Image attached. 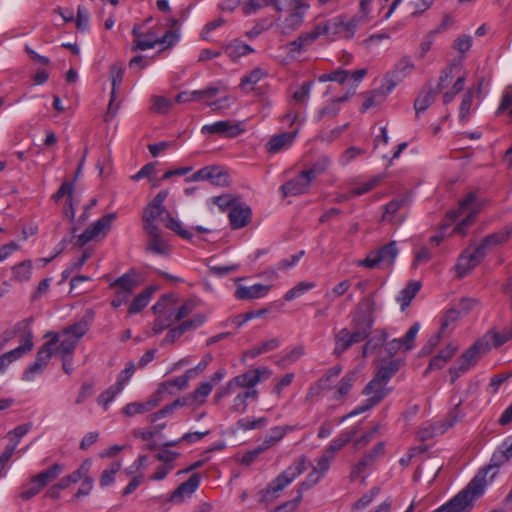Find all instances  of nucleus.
Returning a JSON list of instances; mask_svg holds the SVG:
<instances>
[{
	"mask_svg": "<svg viewBox=\"0 0 512 512\" xmlns=\"http://www.w3.org/2000/svg\"><path fill=\"white\" fill-rule=\"evenodd\" d=\"M177 299L173 294L162 295L157 303L152 307L157 318L154 321L152 331L154 334H159L165 329L171 327L176 320L174 305Z\"/></svg>",
	"mask_w": 512,
	"mask_h": 512,
	"instance_id": "20e7f679",
	"label": "nucleus"
},
{
	"mask_svg": "<svg viewBox=\"0 0 512 512\" xmlns=\"http://www.w3.org/2000/svg\"><path fill=\"white\" fill-rule=\"evenodd\" d=\"M390 92H386V85L385 82L383 83L382 87L378 90H374L363 102L361 111L365 112L369 108L376 106L380 104L384 98L389 94Z\"/></svg>",
	"mask_w": 512,
	"mask_h": 512,
	"instance_id": "5fc2aeb1",
	"label": "nucleus"
},
{
	"mask_svg": "<svg viewBox=\"0 0 512 512\" xmlns=\"http://www.w3.org/2000/svg\"><path fill=\"white\" fill-rule=\"evenodd\" d=\"M403 364L404 361L400 358L384 361L379 366L376 367L373 377L388 384V382L400 370Z\"/></svg>",
	"mask_w": 512,
	"mask_h": 512,
	"instance_id": "393cba45",
	"label": "nucleus"
},
{
	"mask_svg": "<svg viewBox=\"0 0 512 512\" xmlns=\"http://www.w3.org/2000/svg\"><path fill=\"white\" fill-rule=\"evenodd\" d=\"M360 25L362 24L354 17L346 20L344 16L335 17L324 23H319L322 35L344 39L352 38Z\"/></svg>",
	"mask_w": 512,
	"mask_h": 512,
	"instance_id": "423d86ee",
	"label": "nucleus"
},
{
	"mask_svg": "<svg viewBox=\"0 0 512 512\" xmlns=\"http://www.w3.org/2000/svg\"><path fill=\"white\" fill-rule=\"evenodd\" d=\"M284 6L290 13L282 22L281 28L282 33L288 35L303 24L305 12L309 6L302 0H284Z\"/></svg>",
	"mask_w": 512,
	"mask_h": 512,
	"instance_id": "6e6552de",
	"label": "nucleus"
},
{
	"mask_svg": "<svg viewBox=\"0 0 512 512\" xmlns=\"http://www.w3.org/2000/svg\"><path fill=\"white\" fill-rule=\"evenodd\" d=\"M112 80V91L110 94V102L108 105L107 116L114 117L119 109V103L115 104L116 88L122 83L124 68L120 64H113L110 70Z\"/></svg>",
	"mask_w": 512,
	"mask_h": 512,
	"instance_id": "5701e85b",
	"label": "nucleus"
},
{
	"mask_svg": "<svg viewBox=\"0 0 512 512\" xmlns=\"http://www.w3.org/2000/svg\"><path fill=\"white\" fill-rule=\"evenodd\" d=\"M329 159L327 157H322L318 161H316L311 168L304 170V172L311 178L312 181L316 179L317 176L326 171L329 166Z\"/></svg>",
	"mask_w": 512,
	"mask_h": 512,
	"instance_id": "69168bd1",
	"label": "nucleus"
},
{
	"mask_svg": "<svg viewBox=\"0 0 512 512\" xmlns=\"http://www.w3.org/2000/svg\"><path fill=\"white\" fill-rule=\"evenodd\" d=\"M13 279L17 282L28 281L32 275V261L25 260L12 269Z\"/></svg>",
	"mask_w": 512,
	"mask_h": 512,
	"instance_id": "864d4df0",
	"label": "nucleus"
},
{
	"mask_svg": "<svg viewBox=\"0 0 512 512\" xmlns=\"http://www.w3.org/2000/svg\"><path fill=\"white\" fill-rule=\"evenodd\" d=\"M116 217L117 214L115 212L103 215L96 222L87 227L83 233L78 236H74V245L83 247L92 240L105 237L106 234L110 231L112 223Z\"/></svg>",
	"mask_w": 512,
	"mask_h": 512,
	"instance_id": "0eeeda50",
	"label": "nucleus"
},
{
	"mask_svg": "<svg viewBox=\"0 0 512 512\" xmlns=\"http://www.w3.org/2000/svg\"><path fill=\"white\" fill-rule=\"evenodd\" d=\"M213 389L211 382H202L200 385L190 394L195 407H199L206 402L207 397L210 395Z\"/></svg>",
	"mask_w": 512,
	"mask_h": 512,
	"instance_id": "8fccbe9b",
	"label": "nucleus"
},
{
	"mask_svg": "<svg viewBox=\"0 0 512 512\" xmlns=\"http://www.w3.org/2000/svg\"><path fill=\"white\" fill-rule=\"evenodd\" d=\"M89 330V322L86 320H80L73 325L65 328L62 332V336H69L72 339L78 341L88 332Z\"/></svg>",
	"mask_w": 512,
	"mask_h": 512,
	"instance_id": "09e8293b",
	"label": "nucleus"
},
{
	"mask_svg": "<svg viewBox=\"0 0 512 512\" xmlns=\"http://www.w3.org/2000/svg\"><path fill=\"white\" fill-rule=\"evenodd\" d=\"M399 253L397 242L391 241L380 248L371 251L366 258L358 262V266L368 269L387 268L393 266Z\"/></svg>",
	"mask_w": 512,
	"mask_h": 512,
	"instance_id": "39448f33",
	"label": "nucleus"
},
{
	"mask_svg": "<svg viewBox=\"0 0 512 512\" xmlns=\"http://www.w3.org/2000/svg\"><path fill=\"white\" fill-rule=\"evenodd\" d=\"M311 178L304 172H300L295 178L285 182L280 190L284 197L298 196L307 193L311 184Z\"/></svg>",
	"mask_w": 512,
	"mask_h": 512,
	"instance_id": "2eb2a0df",
	"label": "nucleus"
},
{
	"mask_svg": "<svg viewBox=\"0 0 512 512\" xmlns=\"http://www.w3.org/2000/svg\"><path fill=\"white\" fill-rule=\"evenodd\" d=\"M292 430L293 428L291 426H275L271 428L270 431L265 435L261 444H259L260 450H268L279 441H281L287 432Z\"/></svg>",
	"mask_w": 512,
	"mask_h": 512,
	"instance_id": "473e14b6",
	"label": "nucleus"
},
{
	"mask_svg": "<svg viewBox=\"0 0 512 512\" xmlns=\"http://www.w3.org/2000/svg\"><path fill=\"white\" fill-rule=\"evenodd\" d=\"M121 469V463L118 461L112 462L108 469H105L100 476V486L107 487L114 483L116 473Z\"/></svg>",
	"mask_w": 512,
	"mask_h": 512,
	"instance_id": "bf43d9fd",
	"label": "nucleus"
},
{
	"mask_svg": "<svg viewBox=\"0 0 512 512\" xmlns=\"http://www.w3.org/2000/svg\"><path fill=\"white\" fill-rule=\"evenodd\" d=\"M33 333L32 330H27L24 335V344H20L13 350H10L2 354L7 360H10V364L23 357L33 349Z\"/></svg>",
	"mask_w": 512,
	"mask_h": 512,
	"instance_id": "e433bc0d",
	"label": "nucleus"
},
{
	"mask_svg": "<svg viewBox=\"0 0 512 512\" xmlns=\"http://www.w3.org/2000/svg\"><path fill=\"white\" fill-rule=\"evenodd\" d=\"M480 250L475 247L474 249L468 248L466 249L458 258L457 264L455 266L457 275L459 278L467 275L474 267H476L484 258Z\"/></svg>",
	"mask_w": 512,
	"mask_h": 512,
	"instance_id": "4468645a",
	"label": "nucleus"
},
{
	"mask_svg": "<svg viewBox=\"0 0 512 512\" xmlns=\"http://www.w3.org/2000/svg\"><path fill=\"white\" fill-rule=\"evenodd\" d=\"M151 110L159 114H166L173 106V102L164 96H152Z\"/></svg>",
	"mask_w": 512,
	"mask_h": 512,
	"instance_id": "680f3d73",
	"label": "nucleus"
},
{
	"mask_svg": "<svg viewBox=\"0 0 512 512\" xmlns=\"http://www.w3.org/2000/svg\"><path fill=\"white\" fill-rule=\"evenodd\" d=\"M268 76V71L261 68L256 67L252 71H250L247 75L241 78L240 86L245 88L248 85H255L260 82L262 79Z\"/></svg>",
	"mask_w": 512,
	"mask_h": 512,
	"instance_id": "4d7b16f0",
	"label": "nucleus"
},
{
	"mask_svg": "<svg viewBox=\"0 0 512 512\" xmlns=\"http://www.w3.org/2000/svg\"><path fill=\"white\" fill-rule=\"evenodd\" d=\"M438 93V90L433 88L430 84L424 86L414 101V109L417 116L420 112L426 111L432 105Z\"/></svg>",
	"mask_w": 512,
	"mask_h": 512,
	"instance_id": "cd10ccee",
	"label": "nucleus"
},
{
	"mask_svg": "<svg viewBox=\"0 0 512 512\" xmlns=\"http://www.w3.org/2000/svg\"><path fill=\"white\" fill-rule=\"evenodd\" d=\"M244 132V129L239 124L233 123L229 120H221L212 124H206L201 128V133L204 135L216 134L221 137L234 138Z\"/></svg>",
	"mask_w": 512,
	"mask_h": 512,
	"instance_id": "f8f14e48",
	"label": "nucleus"
},
{
	"mask_svg": "<svg viewBox=\"0 0 512 512\" xmlns=\"http://www.w3.org/2000/svg\"><path fill=\"white\" fill-rule=\"evenodd\" d=\"M270 290V286L255 284L252 286H239L235 291V297L240 300L258 299L265 296Z\"/></svg>",
	"mask_w": 512,
	"mask_h": 512,
	"instance_id": "2f4dec72",
	"label": "nucleus"
},
{
	"mask_svg": "<svg viewBox=\"0 0 512 512\" xmlns=\"http://www.w3.org/2000/svg\"><path fill=\"white\" fill-rule=\"evenodd\" d=\"M64 338L60 341L59 346L57 347V352L60 353L62 358L70 357L77 345L76 340L72 339L69 336H63Z\"/></svg>",
	"mask_w": 512,
	"mask_h": 512,
	"instance_id": "774afa93",
	"label": "nucleus"
},
{
	"mask_svg": "<svg viewBox=\"0 0 512 512\" xmlns=\"http://www.w3.org/2000/svg\"><path fill=\"white\" fill-rule=\"evenodd\" d=\"M122 390L121 383H115L99 395L98 403L107 410L109 403L112 402L116 395Z\"/></svg>",
	"mask_w": 512,
	"mask_h": 512,
	"instance_id": "13d9d810",
	"label": "nucleus"
},
{
	"mask_svg": "<svg viewBox=\"0 0 512 512\" xmlns=\"http://www.w3.org/2000/svg\"><path fill=\"white\" fill-rule=\"evenodd\" d=\"M457 351V347L448 344L444 349H442L435 357L430 360L428 367L425 370V374L429 373L432 370L441 369L444 365L452 359Z\"/></svg>",
	"mask_w": 512,
	"mask_h": 512,
	"instance_id": "f704fd0d",
	"label": "nucleus"
},
{
	"mask_svg": "<svg viewBox=\"0 0 512 512\" xmlns=\"http://www.w3.org/2000/svg\"><path fill=\"white\" fill-rule=\"evenodd\" d=\"M154 292L153 287H147L145 290H143L140 294H138L132 301V303L129 306L128 312L130 314H136L139 313L142 309H144L148 303L149 300Z\"/></svg>",
	"mask_w": 512,
	"mask_h": 512,
	"instance_id": "37998d69",
	"label": "nucleus"
},
{
	"mask_svg": "<svg viewBox=\"0 0 512 512\" xmlns=\"http://www.w3.org/2000/svg\"><path fill=\"white\" fill-rule=\"evenodd\" d=\"M200 475L193 473L189 479L181 483L171 494L170 501L174 503H181L185 496H191L200 485Z\"/></svg>",
	"mask_w": 512,
	"mask_h": 512,
	"instance_id": "412c9836",
	"label": "nucleus"
},
{
	"mask_svg": "<svg viewBox=\"0 0 512 512\" xmlns=\"http://www.w3.org/2000/svg\"><path fill=\"white\" fill-rule=\"evenodd\" d=\"M481 340L487 342L489 350L492 347L499 348L506 342L512 340V329L511 327H507L503 329L502 332H499L496 329H490L485 333Z\"/></svg>",
	"mask_w": 512,
	"mask_h": 512,
	"instance_id": "c85d7f7f",
	"label": "nucleus"
},
{
	"mask_svg": "<svg viewBox=\"0 0 512 512\" xmlns=\"http://www.w3.org/2000/svg\"><path fill=\"white\" fill-rule=\"evenodd\" d=\"M191 181H209L212 185L225 187L230 183L229 175L227 172L221 170L216 166H207L195 172Z\"/></svg>",
	"mask_w": 512,
	"mask_h": 512,
	"instance_id": "ddd939ff",
	"label": "nucleus"
},
{
	"mask_svg": "<svg viewBox=\"0 0 512 512\" xmlns=\"http://www.w3.org/2000/svg\"><path fill=\"white\" fill-rule=\"evenodd\" d=\"M457 70H461V59L458 61L454 60L441 71L439 82L435 89L438 90V92H440L447 85V83L454 77Z\"/></svg>",
	"mask_w": 512,
	"mask_h": 512,
	"instance_id": "de8ad7c7",
	"label": "nucleus"
},
{
	"mask_svg": "<svg viewBox=\"0 0 512 512\" xmlns=\"http://www.w3.org/2000/svg\"><path fill=\"white\" fill-rule=\"evenodd\" d=\"M465 81L466 73H463L462 75L457 77L451 89L445 92L443 95V103L445 105L449 104L454 99V97L463 90Z\"/></svg>",
	"mask_w": 512,
	"mask_h": 512,
	"instance_id": "e2e57ef3",
	"label": "nucleus"
},
{
	"mask_svg": "<svg viewBox=\"0 0 512 512\" xmlns=\"http://www.w3.org/2000/svg\"><path fill=\"white\" fill-rule=\"evenodd\" d=\"M392 391L391 388L387 387V384L382 382L381 380L373 377L367 385L363 388L362 394L367 396V399L361 405L355 407L347 415L343 416L340 419V423L345 421L346 419L364 413L376 405H378L384 398H386L389 393Z\"/></svg>",
	"mask_w": 512,
	"mask_h": 512,
	"instance_id": "f03ea898",
	"label": "nucleus"
},
{
	"mask_svg": "<svg viewBox=\"0 0 512 512\" xmlns=\"http://www.w3.org/2000/svg\"><path fill=\"white\" fill-rule=\"evenodd\" d=\"M454 425L453 421L439 422L431 424L419 430L418 437L421 441H426L437 435L444 434L450 427Z\"/></svg>",
	"mask_w": 512,
	"mask_h": 512,
	"instance_id": "4c0bfd02",
	"label": "nucleus"
},
{
	"mask_svg": "<svg viewBox=\"0 0 512 512\" xmlns=\"http://www.w3.org/2000/svg\"><path fill=\"white\" fill-rule=\"evenodd\" d=\"M357 432V427L341 432L336 438H334L330 442V444L326 447L324 453L333 458L338 451H340L347 443H349L354 438Z\"/></svg>",
	"mask_w": 512,
	"mask_h": 512,
	"instance_id": "c756f323",
	"label": "nucleus"
},
{
	"mask_svg": "<svg viewBox=\"0 0 512 512\" xmlns=\"http://www.w3.org/2000/svg\"><path fill=\"white\" fill-rule=\"evenodd\" d=\"M476 200V194L474 192L468 193L461 201H460V210L462 212H468L465 218L462 219L460 223L456 225L453 232L464 235L466 233L467 227L474 221L475 211L472 209V205Z\"/></svg>",
	"mask_w": 512,
	"mask_h": 512,
	"instance_id": "6ab92c4d",
	"label": "nucleus"
},
{
	"mask_svg": "<svg viewBox=\"0 0 512 512\" xmlns=\"http://www.w3.org/2000/svg\"><path fill=\"white\" fill-rule=\"evenodd\" d=\"M419 329L420 324L416 322L409 328L403 337L399 338L405 350H411L414 347V341L419 332Z\"/></svg>",
	"mask_w": 512,
	"mask_h": 512,
	"instance_id": "338daca9",
	"label": "nucleus"
},
{
	"mask_svg": "<svg viewBox=\"0 0 512 512\" xmlns=\"http://www.w3.org/2000/svg\"><path fill=\"white\" fill-rule=\"evenodd\" d=\"M257 390H244L239 392L233 399L230 406V411L235 413H244L248 407L249 401H256L258 399Z\"/></svg>",
	"mask_w": 512,
	"mask_h": 512,
	"instance_id": "7c9ffc66",
	"label": "nucleus"
},
{
	"mask_svg": "<svg viewBox=\"0 0 512 512\" xmlns=\"http://www.w3.org/2000/svg\"><path fill=\"white\" fill-rule=\"evenodd\" d=\"M511 457L512 438L509 437L503 442L501 447L493 453L490 459V464L487 467L483 468L482 470H486L488 473L491 469L500 467L502 464L507 462Z\"/></svg>",
	"mask_w": 512,
	"mask_h": 512,
	"instance_id": "bb28decb",
	"label": "nucleus"
},
{
	"mask_svg": "<svg viewBox=\"0 0 512 512\" xmlns=\"http://www.w3.org/2000/svg\"><path fill=\"white\" fill-rule=\"evenodd\" d=\"M224 52L231 60L235 61L242 56L253 53L254 49L241 40L234 39L224 45Z\"/></svg>",
	"mask_w": 512,
	"mask_h": 512,
	"instance_id": "c9c22d12",
	"label": "nucleus"
},
{
	"mask_svg": "<svg viewBox=\"0 0 512 512\" xmlns=\"http://www.w3.org/2000/svg\"><path fill=\"white\" fill-rule=\"evenodd\" d=\"M360 334L353 333L348 328H342L334 335L333 355L340 358L344 352L350 349L354 344L362 342Z\"/></svg>",
	"mask_w": 512,
	"mask_h": 512,
	"instance_id": "dca6fc26",
	"label": "nucleus"
},
{
	"mask_svg": "<svg viewBox=\"0 0 512 512\" xmlns=\"http://www.w3.org/2000/svg\"><path fill=\"white\" fill-rule=\"evenodd\" d=\"M234 384L237 385L238 388L241 389H251V390H257L255 386L259 383V378L257 374L253 373L251 371H247L243 374L237 375L233 377Z\"/></svg>",
	"mask_w": 512,
	"mask_h": 512,
	"instance_id": "49530a36",
	"label": "nucleus"
},
{
	"mask_svg": "<svg viewBox=\"0 0 512 512\" xmlns=\"http://www.w3.org/2000/svg\"><path fill=\"white\" fill-rule=\"evenodd\" d=\"M357 378L356 372L350 371L346 373L339 383L335 386L334 398L339 400L349 394Z\"/></svg>",
	"mask_w": 512,
	"mask_h": 512,
	"instance_id": "ea45409f",
	"label": "nucleus"
},
{
	"mask_svg": "<svg viewBox=\"0 0 512 512\" xmlns=\"http://www.w3.org/2000/svg\"><path fill=\"white\" fill-rule=\"evenodd\" d=\"M512 235V228L506 227L503 230L491 233L487 236H485L480 244L477 246V248L480 250V252L483 253L485 256L487 251L502 244L505 243L509 237Z\"/></svg>",
	"mask_w": 512,
	"mask_h": 512,
	"instance_id": "b1692460",
	"label": "nucleus"
},
{
	"mask_svg": "<svg viewBox=\"0 0 512 512\" xmlns=\"http://www.w3.org/2000/svg\"><path fill=\"white\" fill-rule=\"evenodd\" d=\"M487 352H489V346L480 338L460 356L458 363L462 364V370H469Z\"/></svg>",
	"mask_w": 512,
	"mask_h": 512,
	"instance_id": "f3484780",
	"label": "nucleus"
},
{
	"mask_svg": "<svg viewBox=\"0 0 512 512\" xmlns=\"http://www.w3.org/2000/svg\"><path fill=\"white\" fill-rule=\"evenodd\" d=\"M60 341L59 335L55 334L54 337L43 344V346L39 349L36 355V362L46 366L53 354L54 346Z\"/></svg>",
	"mask_w": 512,
	"mask_h": 512,
	"instance_id": "a18cd8bd",
	"label": "nucleus"
},
{
	"mask_svg": "<svg viewBox=\"0 0 512 512\" xmlns=\"http://www.w3.org/2000/svg\"><path fill=\"white\" fill-rule=\"evenodd\" d=\"M385 454V443L378 442L371 450L366 452L352 467L350 471V479L352 481L358 479L367 469Z\"/></svg>",
	"mask_w": 512,
	"mask_h": 512,
	"instance_id": "9d476101",
	"label": "nucleus"
},
{
	"mask_svg": "<svg viewBox=\"0 0 512 512\" xmlns=\"http://www.w3.org/2000/svg\"><path fill=\"white\" fill-rule=\"evenodd\" d=\"M268 423L266 417H260L258 419L242 418L238 420L237 425L240 429L247 431L264 427Z\"/></svg>",
	"mask_w": 512,
	"mask_h": 512,
	"instance_id": "0e129e2a",
	"label": "nucleus"
},
{
	"mask_svg": "<svg viewBox=\"0 0 512 512\" xmlns=\"http://www.w3.org/2000/svg\"><path fill=\"white\" fill-rule=\"evenodd\" d=\"M164 213H166V215L162 217V222L168 229L175 232L183 239H192V232L183 228L181 223L176 220L169 212H167L166 209H161L151 204H148L143 212V229H148V227H158L155 224V220Z\"/></svg>",
	"mask_w": 512,
	"mask_h": 512,
	"instance_id": "7ed1b4c3",
	"label": "nucleus"
},
{
	"mask_svg": "<svg viewBox=\"0 0 512 512\" xmlns=\"http://www.w3.org/2000/svg\"><path fill=\"white\" fill-rule=\"evenodd\" d=\"M251 214V208L247 204L237 202V204L230 209L228 214L232 229H241L248 225L251 219Z\"/></svg>",
	"mask_w": 512,
	"mask_h": 512,
	"instance_id": "aec40b11",
	"label": "nucleus"
},
{
	"mask_svg": "<svg viewBox=\"0 0 512 512\" xmlns=\"http://www.w3.org/2000/svg\"><path fill=\"white\" fill-rule=\"evenodd\" d=\"M414 69V63L408 56L402 57L394 66V68L387 72L383 81L386 85V92H391L396 85L401 82L407 75Z\"/></svg>",
	"mask_w": 512,
	"mask_h": 512,
	"instance_id": "9b49d317",
	"label": "nucleus"
},
{
	"mask_svg": "<svg viewBox=\"0 0 512 512\" xmlns=\"http://www.w3.org/2000/svg\"><path fill=\"white\" fill-rule=\"evenodd\" d=\"M365 304L367 306L368 313H364V312L356 313L353 316L351 323H350L352 332L361 335L359 338L361 341L366 340L370 336V334L372 332V327L374 324V317L372 315V312L374 310L375 303H374L373 298L367 297L365 299Z\"/></svg>",
	"mask_w": 512,
	"mask_h": 512,
	"instance_id": "1a4fd4ad",
	"label": "nucleus"
},
{
	"mask_svg": "<svg viewBox=\"0 0 512 512\" xmlns=\"http://www.w3.org/2000/svg\"><path fill=\"white\" fill-rule=\"evenodd\" d=\"M31 319H26L18 322L13 328L5 330L0 336V349H3L9 341L14 339L20 332H25L30 329Z\"/></svg>",
	"mask_w": 512,
	"mask_h": 512,
	"instance_id": "a19ab883",
	"label": "nucleus"
},
{
	"mask_svg": "<svg viewBox=\"0 0 512 512\" xmlns=\"http://www.w3.org/2000/svg\"><path fill=\"white\" fill-rule=\"evenodd\" d=\"M137 286V282L133 278V276L129 273H125L122 276L115 279L111 284L110 287L117 290V291H123L128 294H133L134 289Z\"/></svg>",
	"mask_w": 512,
	"mask_h": 512,
	"instance_id": "c03bdc74",
	"label": "nucleus"
},
{
	"mask_svg": "<svg viewBox=\"0 0 512 512\" xmlns=\"http://www.w3.org/2000/svg\"><path fill=\"white\" fill-rule=\"evenodd\" d=\"M314 287V282H299L296 286H294L293 288L286 292V294L284 295V299L286 301H292L293 299L303 295L304 293L313 289Z\"/></svg>",
	"mask_w": 512,
	"mask_h": 512,
	"instance_id": "052dcab7",
	"label": "nucleus"
},
{
	"mask_svg": "<svg viewBox=\"0 0 512 512\" xmlns=\"http://www.w3.org/2000/svg\"><path fill=\"white\" fill-rule=\"evenodd\" d=\"M307 469V458L302 455L289 467L273 479L266 488L258 492V501L268 505L276 500L280 493Z\"/></svg>",
	"mask_w": 512,
	"mask_h": 512,
	"instance_id": "f257e3e1",
	"label": "nucleus"
},
{
	"mask_svg": "<svg viewBox=\"0 0 512 512\" xmlns=\"http://www.w3.org/2000/svg\"><path fill=\"white\" fill-rule=\"evenodd\" d=\"M193 378V370H187L183 375L164 381L160 385V389L169 390L172 387H176L178 390H184L189 385V380Z\"/></svg>",
	"mask_w": 512,
	"mask_h": 512,
	"instance_id": "3c124183",
	"label": "nucleus"
},
{
	"mask_svg": "<svg viewBox=\"0 0 512 512\" xmlns=\"http://www.w3.org/2000/svg\"><path fill=\"white\" fill-rule=\"evenodd\" d=\"M64 466L59 463H54L52 466H50L48 469L34 475L36 482H39V484L44 488L46 487L50 482L54 481L59 477V475L63 472Z\"/></svg>",
	"mask_w": 512,
	"mask_h": 512,
	"instance_id": "58836bf2",
	"label": "nucleus"
},
{
	"mask_svg": "<svg viewBox=\"0 0 512 512\" xmlns=\"http://www.w3.org/2000/svg\"><path fill=\"white\" fill-rule=\"evenodd\" d=\"M140 29L141 27L139 25H134L132 29V34L134 36L133 50L145 51L147 49L154 48L158 43L159 38L153 32H147L143 34L141 33Z\"/></svg>",
	"mask_w": 512,
	"mask_h": 512,
	"instance_id": "a878e982",
	"label": "nucleus"
},
{
	"mask_svg": "<svg viewBox=\"0 0 512 512\" xmlns=\"http://www.w3.org/2000/svg\"><path fill=\"white\" fill-rule=\"evenodd\" d=\"M319 24H317L312 31L301 33L295 40L287 45L289 54H299L306 50L319 36H321Z\"/></svg>",
	"mask_w": 512,
	"mask_h": 512,
	"instance_id": "a211bd4d",
	"label": "nucleus"
},
{
	"mask_svg": "<svg viewBox=\"0 0 512 512\" xmlns=\"http://www.w3.org/2000/svg\"><path fill=\"white\" fill-rule=\"evenodd\" d=\"M42 489L43 487L39 484V482H36L35 478L32 476L29 482L23 484L20 487L18 497L23 501H28L36 496Z\"/></svg>",
	"mask_w": 512,
	"mask_h": 512,
	"instance_id": "603ef678",
	"label": "nucleus"
},
{
	"mask_svg": "<svg viewBox=\"0 0 512 512\" xmlns=\"http://www.w3.org/2000/svg\"><path fill=\"white\" fill-rule=\"evenodd\" d=\"M144 231L148 235L147 251L159 255H168L170 248L163 240L159 227H148Z\"/></svg>",
	"mask_w": 512,
	"mask_h": 512,
	"instance_id": "4be33fe9",
	"label": "nucleus"
},
{
	"mask_svg": "<svg viewBox=\"0 0 512 512\" xmlns=\"http://www.w3.org/2000/svg\"><path fill=\"white\" fill-rule=\"evenodd\" d=\"M474 98H475V90L474 89H468L464 93L461 104H460V108H459L460 121L466 122L468 120Z\"/></svg>",
	"mask_w": 512,
	"mask_h": 512,
	"instance_id": "6e6d98bb",
	"label": "nucleus"
},
{
	"mask_svg": "<svg viewBox=\"0 0 512 512\" xmlns=\"http://www.w3.org/2000/svg\"><path fill=\"white\" fill-rule=\"evenodd\" d=\"M421 288V284L418 281L410 282L403 290L400 291L397 301L401 305V309L405 310L417 295Z\"/></svg>",
	"mask_w": 512,
	"mask_h": 512,
	"instance_id": "79ce46f5",
	"label": "nucleus"
},
{
	"mask_svg": "<svg viewBox=\"0 0 512 512\" xmlns=\"http://www.w3.org/2000/svg\"><path fill=\"white\" fill-rule=\"evenodd\" d=\"M296 134L297 131L284 132L273 136L266 144V150L272 154L279 152L282 148L289 146L293 143Z\"/></svg>",
	"mask_w": 512,
	"mask_h": 512,
	"instance_id": "72a5a7b5",
	"label": "nucleus"
}]
</instances>
